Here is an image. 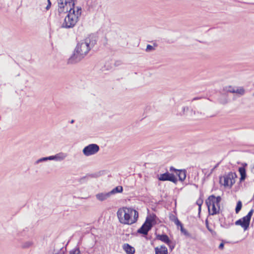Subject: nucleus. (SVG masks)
Segmentation results:
<instances>
[{
    "mask_svg": "<svg viewBox=\"0 0 254 254\" xmlns=\"http://www.w3.org/2000/svg\"><path fill=\"white\" fill-rule=\"evenodd\" d=\"M91 50V47L87 43H77L72 54L68 60V64H74L80 62Z\"/></svg>",
    "mask_w": 254,
    "mask_h": 254,
    "instance_id": "1",
    "label": "nucleus"
},
{
    "mask_svg": "<svg viewBox=\"0 0 254 254\" xmlns=\"http://www.w3.org/2000/svg\"><path fill=\"white\" fill-rule=\"evenodd\" d=\"M119 222L123 224L131 225L130 224L132 216V208L123 207L118 209L117 212Z\"/></svg>",
    "mask_w": 254,
    "mask_h": 254,
    "instance_id": "2",
    "label": "nucleus"
},
{
    "mask_svg": "<svg viewBox=\"0 0 254 254\" xmlns=\"http://www.w3.org/2000/svg\"><path fill=\"white\" fill-rule=\"evenodd\" d=\"M67 13V14L65 16L64 21L61 26L62 28H72L75 26L79 20V18L75 15V13H74V14L71 12Z\"/></svg>",
    "mask_w": 254,
    "mask_h": 254,
    "instance_id": "3",
    "label": "nucleus"
},
{
    "mask_svg": "<svg viewBox=\"0 0 254 254\" xmlns=\"http://www.w3.org/2000/svg\"><path fill=\"white\" fill-rule=\"evenodd\" d=\"M100 150L99 146L95 143L90 144L83 149L82 152L86 156H89L97 153Z\"/></svg>",
    "mask_w": 254,
    "mask_h": 254,
    "instance_id": "4",
    "label": "nucleus"
},
{
    "mask_svg": "<svg viewBox=\"0 0 254 254\" xmlns=\"http://www.w3.org/2000/svg\"><path fill=\"white\" fill-rule=\"evenodd\" d=\"M158 179L160 181H170L175 184H177L178 182V178L174 173H170L168 171L158 176Z\"/></svg>",
    "mask_w": 254,
    "mask_h": 254,
    "instance_id": "5",
    "label": "nucleus"
},
{
    "mask_svg": "<svg viewBox=\"0 0 254 254\" xmlns=\"http://www.w3.org/2000/svg\"><path fill=\"white\" fill-rule=\"evenodd\" d=\"M205 204L208 208L209 215H215L219 214V210H217L215 201L212 199L209 201V197L205 200Z\"/></svg>",
    "mask_w": 254,
    "mask_h": 254,
    "instance_id": "6",
    "label": "nucleus"
},
{
    "mask_svg": "<svg viewBox=\"0 0 254 254\" xmlns=\"http://www.w3.org/2000/svg\"><path fill=\"white\" fill-rule=\"evenodd\" d=\"M251 220L250 218L246 215L236 221L235 224L237 226H241L246 231L249 228Z\"/></svg>",
    "mask_w": 254,
    "mask_h": 254,
    "instance_id": "7",
    "label": "nucleus"
},
{
    "mask_svg": "<svg viewBox=\"0 0 254 254\" xmlns=\"http://www.w3.org/2000/svg\"><path fill=\"white\" fill-rule=\"evenodd\" d=\"M237 163L241 165V166L239 167L238 168V171L240 175L239 179L240 183H242L244 182L247 177L246 169L248 167V164L245 162L241 163L240 162H238Z\"/></svg>",
    "mask_w": 254,
    "mask_h": 254,
    "instance_id": "8",
    "label": "nucleus"
},
{
    "mask_svg": "<svg viewBox=\"0 0 254 254\" xmlns=\"http://www.w3.org/2000/svg\"><path fill=\"white\" fill-rule=\"evenodd\" d=\"M151 229V225L148 224L145 220L142 226L136 231L135 235H137L138 234H142L143 237H145Z\"/></svg>",
    "mask_w": 254,
    "mask_h": 254,
    "instance_id": "9",
    "label": "nucleus"
},
{
    "mask_svg": "<svg viewBox=\"0 0 254 254\" xmlns=\"http://www.w3.org/2000/svg\"><path fill=\"white\" fill-rule=\"evenodd\" d=\"M58 4V12L60 16L63 13H66L67 7L66 6L68 4V0H57Z\"/></svg>",
    "mask_w": 254,
    "mask_h": 254,
    "instance_id": "10",
    "label": "nucleus"
},
{
    "mask_svg": "<svg viewBox=\"0 0 254 254\" xmlns=\"http://www.w3.org/2000/svg\"><path fill=\"white\" fill-rule=\"evenodd\" d=\"M145 220L148 224L151 225L152 228L155 225L161 223V221L159 219L156 215L153 213L150 215L147 216Z\"/></svg>",
    "mask_w": 254,
    "mask_h": 254,
    "instance_id": "11",
    "label": "nucleus"
},
{
    "mask_svg": "<svg viewBox=\"0 0 254 254\" xmlns=\"http://www.w3.org/2000/svg\"><path fill=\"white\" fill-rule=\"evenodd\" d=\"M98 39V38L96 35L91 34L85 39V41L91 48L97 44Z\"/></svg>",
    "mask_w": 254,
    "mask_h": 254,
    "instance_id": "12",
    "label": "nucleus"
},
{
    "mask_svg": "<svg viewBox=\"0 0 254 254\" xmlns=\"http://www.w3.org/2000/svg\"><path fill=\"white\" fill-rule=\"evenodd\" d=\"M187 172L186 169H178L175 175L177 178L178 177V181L183 182L187 177Z\"/></svg>",
    "mask_w": 254,
    "mask_h": 254,
    "instance_id": "13",
    "label": "nucleus"
},
{
    "mask_svg": "<svg viewBox=\"0 0 254 254\" xmlns=\"http://www.w3.org/2000/svg\"><path fill=\"white\" fill-rule=\"evenodd\" d=\"M155 235L156 236L155 239L160 240L166 244H169L170 243V239L166 234L163 233L162 234H160L155 233Z\"/></svg>",
    "mask_w": 254,
    "mask_h": 254,
    "instance_id": "14",
    "label": "nucleus"
},
{
    "mask_svg": "<svg viewBox=\"0 0 254 254\" xmlns=\"http://www.w3.org/2000/svg\"><path fill=\"white\" fill-rule=\"evenodd\" d=\"M111 195L110 192H101L96 194V197L98 200L103 201L109 198Z\"/></svg>",
    "mask_w": 254,
    "mask_h": 254,
    "instance_id": "15",
    "label": "nucleus"
},
{
    "mask_svg": "<svg viewBox=\"0 0 254 254\" xmlns=\"http://www.w3.org/2000/svg\"><path fill=\"white\" fill-rule=\"evenodd\" d=\"M123 249L127 254H134L135 252L134 248L127 243L123 245Z\"/></svg>",
    "mask_w": 254,
    "mask_h": 254,
    "instance_id": "16",
    "label": "nucleus"
},
{
    "mask_svg": "<svg viewBox=\"0 0 254 254\" xmlns=\"http://www.w3.org/2000/svg\"><path fill=\"white\" fill-rule=\"evenodd\" d=\"M154 250L155 254H168V249L164 245H161L160 248L157 247Z\"/></svg>",
    "mask_w": 254,
    "mask_h": 254,
    "instance_id": "17",
    "label": "nucleus"
},
{
    "mask_svg": "<svg viewBox=\"0 0 254 254\" xmlns=\"http://www.w3.org/2000/svg\"><path fill=\"white\" fill-rule=\"evenodd\" d=\"M222 177L220 176L219 177V183L221 185H223L225 187H229V182L231 180L230 177L229 176V175H227L225 176H224V183H222Z\"/></svg>",
    "mask_w": 254,
    "mask_h": 254,
    "instance_id": "18",
    "label": "nucleus"
},
{
    "mask_svg": "<svg viewBox=\"0 0 254 254\" xmlns=\"http://www.w3.org/2000/svg\"><path fill=\"white\" fill-rule=\"evenodd\" d=\"M67 155L63 152H60L55 155V160L57 161H61L64 160Z\"/></svg>",
    "mask_w": 254,
    "mask_h": 254,
    "instance_id": "19",
    "label": "nucleus"
},
{
    "mask_svg": "<svg viewBox=\"0 0 254 254\" xmlns=\"http://www.w3.org/2000/svg\"><path fill=\"white\" fill-rule=\"evenodd\" d=\"M123 191V188L121 186H118L114 188L110 192L111 195L115 194L117 193H121Z\"/></svg>",
    "mask_w": 254,
    "mask_h": 254,
    "instance_id": "20",
    "label": "nucleus"
},
{
    "mask_svg": "<svg viewBox=\"0 0 254 254\" xmlns=\"http://www.w3.org/2000/svg\"><path fill=\"white\" fill-rule=\"evenodd\" d=\"M209 201L211 199L215 201V203H220L222 198L220 196H216L214 194H212L209 195Z\"/></svg>",
    "mask_w": 254,
    "mask_h": 254,
    "instance_id": "21",
    "label": "nucleus"
},
{
    "mask_svg": "<svg viewBox=\"0 0 254 254\" xmlns=\"http://www.w3.org/2000/svg\"><path fill=\"white\" fill-rule=\"evenodd\" d=\"M133 219L131 220V222L130 223V224H132L137 222L138 218V216H139V214H138V211L137 210H136L135 209L132 208V214H133Z\"/></svg>",
    "mask_w": 254,
    "mask_h": 254,
    "instance_id": "22",
    "label": "nucleus"
},
{
    "mask_svg": "<svg viewBox=\"0 0 254 254\" xmlns=\"http://www.w3.org/2000/svg\"><path fill=\"white\" fill-rule=\"evenodd\" d=\"M242 202L241 200H238L237 202L236 206L235 207V212L236 214H238L242 208Z\"/></svg>",
    "mask_w": 254,
    "mask_h": 254,
    "instance_id": "23",
    "label": "nucleus"
},
{
    "mask_svg": "<svg viewBox=\"0 0 254 254\" xmlns=\"http://www.w3.org/2000/svg\"><path fill=\"white\" fill-rule=\"evenodd\" d=\"M181 232L185 236L189 238H192L191 235L184 227V226L180 228Z\"/></svg>",
    "mask_w": 254,
    "mask_h": 254,
    "instance_id": "24",
    "label": "nucleus"
},
{
    "mask_svg": "<svg viewBox=\"0 0 254 254\" xmlns=\"http://www.w3.org/2000/svg\"><path fill=\"white\" fill-rule=\"evenodd\" d=\"M75 9V15L77 17L79 18L81 15L82 8L80 6H76Z\"/></svg>",
    "mask_w": 254,
    "mask_h": 254,
    "instance_id": "25",
    "label": "nucleus"
},
{
    "mask_svg": "<svg viewBox=\"0 0 254 254\" xmlns=\"http://www.w3.org/2000/svg\"><path fill=\"white\" fill-rule=\"evenodd\" d=\"M69 254H81L79 247H76L69 252Z\"/></svg>",
    "mask_w": 254,
    "mask_h": 254,
    "instance_id": "26",
    "label": "nucleus"
},
{
    "mask_svg": "<svg viewBox=\"0 0 254 254\" xmlns=\"http://www.w3.org/2000/svg\"><path fill=\"white\" fill-rule=\"evenodd\" d=\"M75 4H73V3H71L70 4V5H69L70 6V8L68 9V8H67V12H72L74 14V13L75 12Z\"/></svg>",
    "mask_w": 254,
    "mask_h": 254,
    "instance_id": "27",
    "label": "nucleus"
},
{
    "mask_svg": "<svg viewBox=\"0 0 254 254\" xmlns=\"http://www.w3.org/2000/svg\"><path fill=\"white\" fill-rule=\"evenodd\" d=\"M66 252V247H62V248L60 249V250L59 251H58L57 252H55L54 253H53V254H64Z\"/></svg>",
    "mask_w": 254,
    "mask_h": 254,
    "instance_id": "28",
    "label": "nucleus"
},
{
    "mask_svg": "<svg viewBox=\"0 0 254 254\" xmlns=\"http://www.w3.org/2000/svg\"><path fill=\"white\" fill-rule=\"evenodd\" d=\"M87 176H90L91 177H96L97 176V175L95 174H88L87 175H86L85 176L81 177L79 179V182L80 183H83V181L86 179Z\"/></svg>",
    "mask_w": 254,
    "mask_h": 254,
    "instance_id": "29",
    "label": "nucleus"
},
{
    "mask_svg": "<svg viewBox=\"0 0 254 254\" xmlns=\"http://www.w3.org/2000/svg\"><path fill=\"white\" fill-rule=\"evenodd\" d=\"M221 243L219 244L218 246V249L220 250H223L224 248V245L225 243H228V242L224 240H221Z\"/></svg>",
    "mask_w": 254,
    "mask_h": 254,
    "instance_id": "30",
    "label": "nucleus"
},
{
    "mask_svg": "<svg viewBox=\"0 0 254 254\" xmlns=\"http://www.w3.org/2000/svg\"><path fill=\"white\" fill-rule=\"evenodd\" d=\"M236 93H238L240 95H243L245 93V90L243 88H241L240 89H237L236 90Z\"/></svg>",
    "mask_w": 254,
    "mask_h": 254,
    "instance_id": "31",
    "label": "nucleus"
},
{
    "mask_svg": "<svg viewBox=\"0 0 254 254\" xmlns=\"http://www.w3.org/2000/svg\"><path fill=\"white\" fill-rule=\"evenodd\" d=\"M47 161H48L47 157H42V158L39 159L38 160H37L36 161L35 164H38L39 163L45 162Z\"/></svg>",
    "mask_w": 254,
    "mask_h": 254,
    "instance_id": "32",
    "label": "nucleus"
},
{
    "mask_svg": "<svg viewBox=\"0 0 254 254\" xmlns=\"http://www.w3.org/2000/svg\"><path fill=\"white\" fill-rule=\"evenodd\" d=\"M228 175L231 179H235V178H237V175L236 172H230L228 173Z\"/></svg>",
    "mask_w": 254,
    "mask_h": 254,
    "instance_id": "33",
    "label": "nucleus"
},
{
    "mask_svg": "<svg viewBox=\"0 0 254 254\" xmlns=\"http://www.w3.org/2000/svg\"><path fill=\"white\" fill-rule=\"evenodd\" d=\"M154 50V48L151 45L148 44L146 46V51L147 52H151Z\"/></svg>",
    "mask_w": 254,
    "mask_h": 254,
    "instance_id": "34",
    "label": "nucleus"
},
{
    "mask_svg": "<svg viewBox=\"0 0 254 254\" xmlns=\"http://www.w3.org/2000/svg\"><path fill=\"white\" fill-rule=\"evenodd\" d=\"M169 247V249L170 250H171V251H172L174 248H175V244H174L172 241L171 240H170V243H169V244H167Z\"/></svg>",
    "mask_w": 254,
    "mask_h": 254,
    "instance_id": "35",
    "label": "nucleus"
},
{
    "mask_svg": "<svg viewBox=\"0 0 254 254\" xmlns=\"http://www.w3.org/2000/svg\"><path fill=\"white\" fill-rule=\"evenodd\" d=\"M203 202V200L202 198L201 197H199L196 201V204L199 207L200 206H201Z\"/></svg>",
    "mask_w": 254,
    "mask_h": 254,
    "instance_id": "36",
    "label": "nucleus"
},
{
    "mask_svg": "<svg viewBox=\"0 0 254 254\" xmlns=\"http://www.w3.org/2000/svg\"><path fill=\"white\" fill-rule=\"evenodd\" d=\"M169 218L171 221H173L174 222L176 221V220L178 219L177 216L172 214L170 215Z\"/></svg>",
    "mask_w": 254,
    "mask_h": 254,
    "instance_id": "37",
    "label": "nucleus"
},
{
    "mask_svg": "<svg viewBox=\"0 0 254 254\" xmlns=\"http://www.w3.org/2000/svg\"><path fill=\"white\" fill-rule=\"evenodd\" d=\"M174 223L178 227H180V228L184 226L183 223L178 219L176 220Z\"/></svg>",
    "mask_w": 254,
    "mask_h": 254,
    "instance_id": "38",
    "label": "nucleus"
},
{
    "mask_svg": "<svg viewBox=\"0 0 254 254\" xmlns=\"http://www.w3.org/2000/svg\"><path fill=\"white\" fill-rule=\"evenodd\" d=\"M209 232H210L213 237L217 238L218 237L217 233L215 231L213 230H209Z\"/></svg>",
    "mask_w": 254,
    "mask_h": 254,
    "instance_id": "39",
    "label": "nucleus"
},
{
    "mask_svg": "<svg viewBox=\"0 0 254 254\" xmlns=\"http://www.w3.org/2000/svg\"><path fill=\"white\" fill-rule=\"evenodd\" d=\"M254 209L252 208L249 211V212L247 214V216L251 219L252 217V216H253V215L254 214Z\"/></svg>",
    "mask_w": 254,
    "mask_h": 254,
    "instance_id": "40",
    "label": "nucleus"
},
{
    "mask_svg": "<svg viewBox=\"0 0 254 254\" xmlns=\"http://www.w3.org/2000/svg\"><path fill=\"white\" fill-rule=\"evenodd\" d=\"M178 169H176L173 166L170 167L169 169L170 172H171V173H174V174L176 173V172L178 171Z\"/></svg>",
    "mask_w": 254,
    "mask_h": 254,
    "instance_id": "41",
    "label": "nucleus"
},
{
    "mask_svg": "<svg viewBox=\"0 0 254 254\" xmlns=\"http://www.w3.org/2000/svg\"><path fill=\"white\" fill-rule=\"evenodd\" d=\"M205 226H206V228L207 229V230L209 231V230H212V229H211L209 225V222H208V219H206L205 221Z\"/></svg>",
    "mask_w": 254,
    "mask_h": 254,
    "instance_id": "42",
    "label": "nucleus"
},
{
    "mask_svg": "<svg viewBox=\"0 0 254 254\" xmlns=\"http://www.w3.org/2000/svg\"><path fill=\"white\" fill-rule=\"evenodd\" d=\"M47 1H48V4L45 8L47 10H49L52 5V2L50 1V0H47Z\"/></svg>",
    "mask_w": 254,
    "mask_h": 254,
    "instance_id": "43",
    "label": "nucleus"
},
{
    "mask_svg": "<svg viewBox=\"0 0 254 254\" xmlns=\"http://www.w3.org/2000/svg\"><path fill=\"white\" fill-rule=\"evenodd\" d=\"M31 245H32V243L31 242H26L24 244L23 247L24 248H28L30 246H31Z\"/></svg>",
    "mask_w": 254,
    "mask_h": 254,
    "instance_id": "44",
    "label": "nucleus"
},
{
    "mask_svg": "<svg viewBox=\"0 0 254 254\" xmlns=\"http://www.w3.org/2000/svg\"><path fill=\"white\" fill-rule=\"evenodd\" d=\"M230 182V183L229 184V187H230V188H231L232 187V186L235 183V179H231Z\"/></svg>",
    "mask_w": 254,
    "mask_h": 254,
    "instance_id": "45",
    "label": "nucleus"
},
{
    "mask_svg": "<svg viewBox=\"0 0 254 254\" xmlns=\"http://www.w3.org/2000/svg\"><path fill=\"white\" fill-rule=\"evenodd\" d=\"M77 0H68V4L70 5L71 3L76 4Z\"/></svg>",
    "mask_w": 254,
    "mask_h": 254,
    "instance_id": "46",
    "label": "nucleus"
},
{
    "mask_svg": "<svg viewBox=\"0 0 254 254\" xmlns=\"http://www.w3.org/2000/svg\"><path fill=\"white\" fill-rule=\"evenodd\" d=\"M220 164V162L218 163L217 164H216L215 166L211 169V172L208 175V176H209L210 175V174H211L212 173V172L216 168L218 167V166H219Z\"/></svg>",
    "mask_w": 254,
    "mask_h": 254,
    "instance_id": "47",
    "label": "nucleus"
},
{
    "mask_svg": "<svg viewBox=\"0 0 254 254\" xmlns=\"http://www.w3.org/2000/svg\"><path fill=\"white\" fill-rule=\"evenodd\" d=\"M55 155H52L47 157V160H55Z\"/></svg>",
    "mask_w": 254,
    "mask_h": 254,
    "instance_id": "48",
    "label": "nucleus"
},
{
    "mask_svg": "<svg viewBox=\"0 0 254 254\" xmlns=\"http://www.w3.org/2000/svg\"><path fill=\"white\" fill-rule=\"evenodd\" d=\"M189 110V108L188 107H184L183 108V114H184L185 112L186 111H188Z\"/></svg>",
    "mask_w": 254,
    "mask_h": 254,
    "instance_id": "49",
    "label": "nucleus"
},
{
    "mask_svg": "<svg viewBox=\"0 0 254 254\" xmlns=\"http://www.w3.org/2000/svg\"><path fill=\"white\" fill-rule=\"evenodd\" d=\"M216 207H217V210H219V213L220 210V203H216Z\"/></svg>",
    "mask_w": 254,
    "mask_h": 254,
    "instance_id": "50",
    "label": "nucleus"
},
{
    "mask_svg": "<svg viewBox=\"0 0 254 254\" xmlns=\"http://www.w3.org/2000/svg\"><path fill=\"white\" fill-rule=\"evenodd\" d=\"M198 216L199 217L200 216V212H201V206H200L199 207H198Z\"/></svg>",
    "mask_w": 254,
    "mask_h": 254,
    "instance_id": "51",
    "label": "nucleus"
},
{
    "mask_svg": "<svg viewBox=\"0 0 254 254\" xmlns=\"http://www.w3.org/2000/svg\"><path fill=\"white\" fill-rule=\"evenodd\" d=\"M236 90H235V89H233L232 90H230L229 92H231V93H236Z\"/></svg>",
    "mask_w": 254,
    "mask_h": 254,
    "instance_id": "52",
    "label": "nucleus"
},
{
    "mask_svg": "<svg viewBox=\"0 0 254 254\" xmlns=\"http://www.w3.org/2000/svg\"><path fill=\"white\" fill-rule=\"evenodd\" d=\"M200 97H194L192 99V101H194V100H197V99H200Z\"/></svg>",
    "mask_w": 254,
    "mask_h": 254,
    "instance_id": "53",
    "label": "nucleus"
},
{
    "mask_svg": "<svg viewBox=\"0 0 254 254\" xmlns=\"http://www.w3.org/2000/svg\"><path fill=\"white\" fill-rule=\"evenodd\" d=\"M75 121L74 120H71L70 121V124H73L74 123Z\"/></svg>",
    "mask_w": 254,
    "mask_h": 254,
    "instance_id": "54",
    "label": "nucleus"
},
{
    "mask_svg": "<svg viewBox=\"0 0 254 254\" xmlns=\"http://www.w3.org/2000/svg\"><path fill=\"white\" fill-rule=\"evenodd\" d=\"M222 218H219V221H220L221 222H222Z\"/></svg>",
    "mask_w": 254,
    "mask_h": 254,
    "instance_id": "55",
    "label": "nucleus"
},
{
    "mask_svg": "<svg viewBox=\"0 0 254 254\" xmlns=\"http://www.w3.org/2000/svg\"><path fill=\"white\" fill-rule=\"evenodd\" d=\"M221 226L223 227L222 224H221Z\"/></svg>",
    "mask_w": 254,
    "mask_h": 254,
    "instance_id": "56",
    "label": "nucleus"
}]
</instances>
